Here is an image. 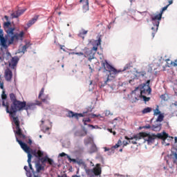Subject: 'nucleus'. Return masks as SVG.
<instances>
[{"instance_id": "1", "label": "nucleus", "mask_w": 177, "mask_h": 177, "mask_svg": "<svg viewBox=\"0 0 177 177\" xmlns=\"http://www.w3.org/2000/svg\"><path fill=\"white\" fill-rule=\"evenodd\" d=\"M15 27H12L10 21L4 23V30L7 35L6 38L3 37V30L0 29V45L4 49H8L10 45H13L15 42L17 41H23V37H24V32L21 31L19 33H15Z\"/></svg>"}, {"instance_id": "2", "label": "nucleus", "mask_w": 177, "mask_h": 177, "mask_svg": "<svg viewBox=\"0 0 177 177\" xmlns=\"http://www.w3.org/2000/svg\"><path fill=\"white\" fill-rule=\"evenodd\" d=\"M13 106L14 108H12V109L14 110V112L11 118H12V122L15 124L17 130L15 131V135H18L21 139H25L26 135L21 131V129L20 128V120L19 119V116H16V113L17 111H21V110H34L35 109H37V104L32 102L27 103L26 101L21 102L20 100H15Z\"/></svg>"}, {"instance_id": "3", "label": "nucleus", "mask_w": 177, "mask_h": 177, "mask_svg": "<svg viewBox=\"0 0 177 177\" xmlns=\"http://www.w3.org/2000/svg\"><path fill=\"white\" fill-rule=\"evenodd\" d=\"M16 140L21 146L24 151H25V153H27L28 154V163L29 165L30 170H28V167L27 166H24V169H25L26 172V176L32 177L33 176V177H41V175H42V172L41 171L45 170V167L42 166L41 163L37 162L35 164L36 171L34 170V168H32V165H31V159L32 158V156L30 153H32V149L30 148V147H28L27 144L19 140V138L16 137Z\"/></svg>"}, {"instance_id": "4", "label": "nucleus", "mask_w": 177, "mask_h": 177, "mask_svg": "<svg viewBox=\"0 0 177 177\" xmlns=\"http://www.w3.org/2000/svg\"><path fill=\"white\" fill-rule=\"evenodd\" d=\"M144 138L145 142H147L148 145H153L156 139H161V140H167L168 138V133L163 132L162 133H158L157 135L152 134L150 135L147 133H139L138 134L136 135L133 138L131 139H136V140H140V139Z\"/></svg>"}, {"instance_id": "5", "label": "nucleus", "mask_w": 177, "mask_h": 177, "mask_svg": "<svg viewBox=\"0 0 177 177\" xmlns=\"http://www.w3.org/2000/svg\"><path fill=\"white\" fill-rule=\"evenodd\" d=\"M10 99L12 102V104L9 107V102H8V95H6L5 90H3L1 93V99L0 100V106H2V107H5L6 113L10 114V117L12 118L14 113V110L12 109H14L13 102H15V100H18L16 97V95H15V93H13L10 94Z\"/></svg>"}, {"instance_id": "6", "label": "nucleus", "mask_w": 177, "mask_h": 177, "mask_svg": "<svg viewBox=\"0 0 177 177\" xmlns=\"http://www.w3.org/2000/svg\"><path fill=\"white\" fill-rule=\"evenodd\" d=\"M101 64L102 67L104 68V70H105L106 71H109V75H108L104 84H107V82L110 81V75H115L118 74V73H121L120 70H117L115 68L113 67V66L110 65L107 60L102 61Z\"/></svg>"}, {"instance_id": "7", "label": "nucleus", "mask_w": 177, "mask_h": 177, "mask_svg": "<svg viewBox=\"0 0 177 177\" xmlns=\"http://www.w3.org/2000/svg\"><path fill=\"white\" fill-rule=\"evenodd\" d=\"M151 93V88L150 87V80H147L146 84H143L140 88V96L150 95Z\"/></svg>"}, {"instance_id": "8", "label": "nucleus", "mask_w": 177, "mask_h": 177, "mask_svg": "<svg viewBox=\"0 0 177 177\" xmlns=\"http://www.w3.org/2000/svg\"><path fill=\"white\" fill-rule=\"evenodd\" d=\"M162 18V13L159 14H153L151 15V19L152 21H156V30H158V26H160V21H161V19Z\"/></svg>"}, {"instance_id": "9", "label": "nucleus", "mask_w": 177, "mask_h": 177, "mask_svg": "<svg viewBox=\"0 0 177 177\" xmlns=\"http://www.w3.org/2000/svg\"><path fill=\"white\" fill-rule=\"evenodd\" d=\"M12 77L13 73L12 71L9 68L6 69L4 72V77L6 81H7V82H10V81H12Z\"/></svg>"}, {"instance_id": "10", "label": "nucleus", "mask_w": 177, "mask_h": 177, "mask_svg": "<svg viewBox=\"0 0 177 177\" xmlns=\"http://www.w3.org/2000/svg\"><path fill=\"white\" fill-rule=\"evenodd\" d=\"M67 117H69V118H76V120H79L80 118L84 117V114L77 113L73 112L72 111H68Z\"/></svg>"}, {"instance_id": "11", "label": "nucleus", "mask_w": 177, "mask_h": 177, "mask_svg": "<svg viewBox=\"0 0 177 177\" xmlns=\"http://www.w3.org/2000/svg\"><path fill=\"white\" fill-rule=\"evenodd\" d=\"M17 63H19V57L17 56H15L10 59L9 66L11 68H15V67L17 66Z\"/></svg>"}, {"instance_id": "12", "label": "nucleus", "mask_w": 177, "mask_h": 177, "mask_svg": "<svg viewBox=\"0 0 177 177\" xmlns=\"http://www.w3.org/2000/svg\"><path fill=\"white\" fill-rule=\"evenodd\" d=\"M93 171L95 176H99V175H102V167H100V164H97L95 167L93 169Z\"/></svg>"}, {"instance_id": "13", "label": "nucleus", "mask_w": 177, "mask_h": 177, "mask_svg": "<svg viewBox=\"0 0 177 177\" xmlns=\"http://www.w3.org/2000/svg\"><path fill=\"white\" fill-rule=\"evenodd\" d=\"M80 3L83 5V12H86L89 10V0H80Z\"/></svg>"}, {"instance_id": "14", "label": "nucleus", "mask_w": 177, "mask_h": 177, "mask_svg": "<svg viewBox=\"0 0 177 177\" xmlns=\"http://www.w3.org/2000/svg\"><path fill=\"white\" fill-rule=\"evenodd\" d=\"M26 10H27V8H24L22 10H18L16 11V12H13L12 14V17L13 19H17V17H20V16H21V15H23L24 13V12H26Z\"/></svg>"}, {"instance_id": "15", "label": "nucleus", "mask_w": 177, "mask_h": 177, "mask_svg": "<svg viewBox=\"0 0 177 177\" xmlns=\"http://www.w3.org/2000/svg\"><path fill=\"white\" fill-rule=\"evenodd\" d=\"M40 161L42 164L48 162L50 165H53V160L50 158L48 156H44L40 159Z\"/></svg>"}, {"instance_id": "16", "label": "nucleus", "mask_w": 177, "mask_h": 177, "mask_svg": "<svg viewBox=\"0 0 177 177\" xmlns=\"http://www.w3.org/2000/svg\"><path fill=\"white\" fill-rule=\"evenodd\" d=\"M38 19H39V15H35L32 19H30L28 22L27 26L31 27V26H32V24H35V23L37 22V20H38Z\"/></svg>"}, {"instance_id": "17", "label": "nucleus", "mask_w": 177, "mask_h": 177, "mask_svg": "<svg viewBox=\"0 0 177 177\" xmlns=\"http://www.w3.org/2000/svg\"><path fill=\"white\" fill-rule=\"evenodd\" d=\"M102 44V38L99 37V39L95 41V45L93 48H92V50H95V52H96V50H97V47L99 46H100Z\"/></svg>"}, {"instance_id": "18", "label": "nucleus", "mask_w": 177, "mask_h": 177, "mask_svg": "<svg viewBox=\"0 0 177 177\" xmlns=\"http://www.w3.org/2000/svg\"><path fill=\"white\" fill-rule=\"evenodd\" d=\"M134 136H133V137L131 138H129L128 136H125V139L127 140H129V143H132V145H138V140H136V138H133ZM133 138V139H132Z\"/></svg>"}, {"instance_id": "19", "label": "nucleus", "mask_w": 177, "mask_h": 177, "mask_svg": "<svg viewBox=\"0 0 177 177\" xmlns=\"http://www.w3.org/2000/svg\"><path fill=\"white\" fill-rule=\"evenodd\" d=\"M86 135H88V131H86V130H84V131H77L75 133V136L82 137V136H86Z\"/></svg>"}, {"instance_id": "20", "label": "nucleus", "mask_w": 177, "mask_h": 177, "mask_svg": "<svg viewBox=\"0 0 177 177\" xmlns=\"http://www.w3.org/2000/svg\"><path fill=\"white\" fill-rule=\"evenodd\" d=\"M32 153L30 152V155L35 156V157H39V158H41L42 156H44V152L41 151L40 150L37 151V152L32 149Z\"/></svg>"}, {"instance_id": "21", "label": "nucleus", "mask_w": 177, "mask_h": 177, "mask_svg": "<svg viewBox=\"0 0 177 177\" xmlns=\"http://www.w3.org/2000/svg\"><path fill=\"white\" fill-rule=\"evenodd\" d=\"M167 63L168 67H172V66H174V67L177 66V60H176L174 62H173L170 59H167Z\"/></svg>"}, {"instance_id": "22", "label": "nucleus", "mask_w": 177, "mask_h": 177, "mask_svg": "<svg viewBox=\"0 0 177 177\" xmlns=\"http://www.w3.org/2000/svg\"><path fill=\"white\" fill-rule=\"evenodd\" d=\"M161 100H162L163 102H167V100H168V94L165 93V94H162L160 96Z\"/></svg>"}, {"instance_id": "23", "label": "nucleus", "mask_w": 177, "mask_h": 177, "mask_svg": "<svg viewBox=\"0 0 177 177\" xmlns=\"http://www.w3.org/2000/svg\"><path fill=\"white\" fill-rule=\"evenodd\" d=\"M157 122H162L164 121V115L160 113L156 119Z\"/></svg>"}, {"instance_id": "24", "label": "nucleus", "mask_w": 177, "mask_h": 177, "mask_svg": "<svg viewBox=\"0 0 177 177\" xmlns=\"http://www.w3.org/2000/svg\"><path fill=\"white\" fill-rule=\"evenodd\" d=\"M86 174L88 176H93V169H86Z\"/></svg>"}, {"instance_id": "25", "label": "nucleus", "mask_w": 177, "mask_h": 177, "mask_svg": "<svg viewBox=\"0 0 177 177\" xmlns=\"http://www.w3.org/2000/svg\"><path fill=\"white\" fill-rule=\"evenodd\" d=\"M151 108L147 107L142 111V114H147V113H151Z\"/></svg>"}, {"instance_id": "26", "label": "nucleus", "mask_w": 177, "mask_h": 177, "mask_svg": "<svg viewBox=\"0 0 177 177\" xmlns=\"http://www.w3.org/2000/svg\"><path fill=\"white\" fill-rule=\"evenodd\" d=\"M90 150L91 153H96L97 151V147L95 145H93Z\"/></svg>"}, {"instance_id": "27", "label": "nucleus", "mask_w": 177, "mask_h": 177, "mask_svg": "<svg viewBox=\"0 0 177 177\" xmlns=\"http://www.w3.org/2000/svg\"><path fill=\"white\" fill-rule=\"evenodd\" d=\"M122 143V142L121 141V140H119L118 142L113 147V149H118V147L121 146Z\"/></svg>"}, {"instance_id": "28", "label": "nucleus", "mask_w": 177, "mask_h": 177, "mask_svg": "<svg viewBox=\"0 0 177 177\" xmlns=\"http://www.w3.org/2000/svg\"><path fill=\"white\" fill-rule=\"evenodd\" d=\"M153 114L154 115H158L159 114H161V111H160L158 105H157Z\"/></svg>"}, {"instance_id": "29", "label": "nucleus", "mask_w": 177, "mask_h": 177, "mask_svg": "<svg viewBox=\"0 0 177 177\" xmlns=\"http://www.w3.org/2000/svg\"><path fill=\"white\" fill-rule=\"evenodd\" d=\"M67 159L68 160L69 162H73L74 164H77V160L71 158L70 156H67Z\"/></svg>"}, {"instance_id": "30", "label": "nucleus", "mask_w": 177, "mask_h": 177, "mask_svg": "<svg viewBox=\"0 0 177 177\" xmlns=\"http://www.w3.org/2000/svg\"><path fill=\"white\" fill-rule=\"evenodd\" d=\"M131 67H132V65H131V64H127L124 67V69L122 70V71H126V70H129V68H131Z\"/></svg>"}, {"instance_id": "31", "label": "nucleus", "mask_w": 177, "mask_h": 177, "mask_svg": "<svg viewBox=\"0 0 177 177\" xmlns=\"http://www.w3.org/2000/svg\"><path fill=\"white\" fill-rule=\"evenodd\" d=\"M83 122L84 125H87L86 122H91V119L89 118H84L83 119Z\"/></svg>"}, {"instance_id": "32", "label": "nucleus", "mask_w": 177, "mask_h": 177, "mask_svg": "<svg viewBox=\"0 0 177 177\" xmlns=\"http://www.w3.org/2000/svg\"><path fill=\"white\" fill-rule=\"evenodd\" d=\"M87 34H88L87 30H82L79 34V37H82V35H86Z\"/></svg>"}, {"instance_id": "33", "label": "nucleus", "mask_w": 177, "mask_h": 177, "mask_svg": "<svg viewBox=\"0 0 177 177\" xmlns=\"http://www.w3.org/2000/svg\"><path fill=\"white\" fill-rule=\"evenodd\" d=\"M48 99H49V95H46L44 98H41V100L43 103H48Z\"/></svg>"}, {"instance_id": "34", "label": "nucleus", "mask_w": 177, "mask_h": 177, "mask_svg": "<svg viewBox=\"0 0 177 177\" xmlns=\"http://www.w3.org/2000/svg\"><path fill=\"white\" fill-rule=\"evenodd\" d=\"M138 77H145L146 75V71L138 72Z\"/></svg>"}, {"instance_id": "35", "label": "nucleus", "mask_w": 177, "mask_h": 177, "mask_svg": "<svg viewBox=\"0 0 177 177\" xmlns=\"http://www.w3.org/2000/svg\"><path fill=\"white\" fill-rule=\"evenodd\" d=\"M0 88L2 89V91H5V88L3 86V82L1 79V76H0Z\"/></svg>"}, {"instance_id": "36", "label": "nucleus", "mask_w": 177, "mask_h": 177, "mask_svg": "<svg viewBox=\"0 0 177 177\" xmlns=\"http://www.w3.org/2000/svg\"><path fill=\"white\" fill-rule=\"evenodd\" d=\"M44 92H45V88H42L39 94V99H41V97L44 95Z\"/></svg>"}, {"instance_id": "37", "label": "nucleus", "mask_w": 177, "mask_h": 177, "mask_svg": "<svg viewBox=\"0 0 177 177\" xmlns=\"http://www.w3.org/2000/svg\"><path fill=\"white\" fill-rule=\"evenodd\" d=\"M140 97H142L145 102H149L150 100V97H146V95H141Z\"/></svg>"}, {"instance_id": "38", "label": "nucleus", "mask_w": 177, "mask_h": 177, "mask_svg": "<svg viewBox=\"0 0 177 177\" xmlns=\"http://www.w3.org/2000/svg\"><path fill=\"white\" fill-rule=\"evenodd\" d=\"M157 24H153V26L151 28V30H153V32H157L158 30L157 28Z\"/></svg>"}, {"instance_id": "39", "label": "nucleus", "mask_w": 177, "mask_h": 177, "mask_svg": "<svg viewBox=\"0 0 177 177\" xmlns=\"http://www.w3.org/2000/svg\"><path fill=\"white\" fill-rule=\"evenodd\" d=\"M168 6H169V5H167L166 6L163 7L160 13H162H162H164L165 10H167V9H168Z\"/></svg>"}, {"instance_id": "40", "label": "nucleus", "mask_w": 177, "mask_h": 177, "mask_svg": "<svg viewBox=\"0 0 177 177\" xmlns=\"http://www.w3.org/2000/svg\"><path fill=\"white\" fill-rule=\"evenodd\" d=\"M67 156H68V154H66V153L64 152H62L61 153L59 154V157H66L67 158Z\"/></svg>"}, {"instance_id": "41", "label": "nucleus", "mask_w": 177, "mask_h": 177, "mask_svg": "<svg viewBox=\"0 0 177 177\" xmlns=\"http://www.w3.org/2000/svg\"><path fill=\"white\" fill-rule=\"evenodd\" d=\"M73 55H77V56H85V55H84V53H73Z\"/></svg>"}, {"instance_id": "42", "label": "nucleus", "mask_w": 177, "mask_h": 177, "mask_svg": "<svg viewBox=\"0 0 177 177\" xmlns=\"http://www.w3.org/2000/svg\"><path fill=\"white\" fill-rule=\"evenodd\" d=\"M153 129H161V124H158L157 126H153Z\"/></svg>"}, {"instance_id": "43", "label": "nucleus", "mask_w": 177, "mask_h": 177, "mask_svg": "<svg viewBox=\"0 0 177 177\" xmlns=\"http://www.w3.org/2000/svg\"><path fill=\"white\" fill-rule=\"evenodd\" d=\"M107 131H109V132H110V133H113V135H114V136H115L117 133L115 131H113V129H107Z\"/></svg>"}, {"instance_id": "44", "label": "nucleus", "mask_w": 177, "mask_h": 177, "mask_svg": "<svg viewBox=\"0 0 177 177\" xmlns=\"http://www.w3.org/2000/svg\"><path fill=\"white\" fill-rule=\"evenodd\" d=\"M26 52H27V48L25 46H22L21 53H26Z\"/></svg>"}, {"instance_id": "45", "label": "nucleus", "mask_w": 177, "mask_h": 177, "mask_svg": "<svg viewBox=\"0 0 177 177\" xmlns=\"http://www.w3.org/2000/svg\"><path fill=\"white\" fill-rule=\"evenodd\" d=\"M122 143H123V146H127V145H129L130 142L129 141L128 142V141L124 140Z\"/></svg>"}, {"instance_id": "46", "label": "nucleus", "mask_w": 177, "mask_h": 177, "mask_svg": "<svg viewBox=\"0 0 177 177\" xmlns=\"http://www.w3.org/2000/svg\"><path fill=\"white\" fill-rule=\"evenodd\" d=\"M24 46H26V49H28V48L31 46V44L30 43H26Z\"/></svg>"}, {"instance_id": "47", "label": "nucleus", "mask_w": 177, "mask_h": 177, "mask_svg": "<svg viewBox=\"0 0 177 177\" xmlns=\"http://www.w3.org/2000/svg\"><path fill=\"white\" fill-rule=\"evenodd\" d=\"M36 104V106H41V104H42V102H39V101H36V103H35Z\"/></svg>"}, {"instance_id": "48", "label": "nucleus", "mask_w": 177, "mask_h": 177, "mask_svg": "<svg viewBox=\"0 0 177 177\" xmlns=\"http://www.w3.org/2000/svg\"><path fill=\"white\" fill-rule=\"evenodd\" d=\"M57 177H67V174H64L62 176L58 175Z\"/></svg>"}, {"instance_id": "49", "label": "nucleus", "mask_w": 177, "mask_h": 177, "mask_svg": "<svg viewBox=\"0 0 177 177\" xmlns=\"http://www.w3.org/2000/svg\"><path fill=\"white\" fill-rule=\"evenodd\" d=\"M76 164H78L79 165H81V164H82V160H77Z\"/></svg>"}, {"instance_id": "50", "label": "nucleus", "mask_w": 177, "mask_h": 177, "mask_svg": "<svg viewBox=\"0 0 177 177\" xmlns=\"http://www.w3.org/2000/svg\"><path fill=\"white\" fill-rule=\"evenodd\" d=\"M145 128H146V129H150L151 128V127L149 124H148V125L145 126Z\"/></svg>"}, {"instance_id": "51", "label": "nucleus", "mask_w": 177, "mask_h": 177, "mask_svg": "<svg viewBox=\"0 0 177 177\" xmlns=\"http://www.w3.org/2000/svg\"><path fill=\"white\" fill-rule=\"evenodd\" d=\"M105 115H110V111H106Z\"/></svg>"}, {"instance_id": "52", "label": "nucleus", "mask_w": 177, "mask_h": 177, "mask_svg": "<svg viewBox=\"0 0 177 177\" xmlns=\"http://www.w3.org/2000/svg\"><path fill=\"white\" fill-rule=\"evenodd\" d=\"M100 115H96V114L92 115L93 118H95V117H100Z\"/></svg>"}, {"instance_id": "53", "label": "nucleus", "mask_w": 177, "mask_h": 177, "mask_svg": "<svg viewBox=\"0 0 177 177\" xmlns=\"http://www.w3.org/2000/svg\"><path fill=\"white\" fill-rule=\"evenodd\" d=\"M88 127H90L91 128H92V129H95V126L92 124H88Z\"/></svg>"}, {"instance_id": "54", "label": "nucleus", "mask_w": 177, "mask_h": 177, "mask_svg": "<svg viewBox=\"0 0 177 177\" xmlns=\"http://www.w3.org/2000/svg\"><path fill=\"white\" fill-rule=\"evenodd\" d=\"M172 3H174V1H172V0H170L169 1V5H172Z\"/></svg>"}, {"instance_id": "55", "label": "nucleus", "mask_w": 177, "mask_h": 177, "mask_svg": "<svg viewBox=\"0 0 177 177\" xmlns=\"http://www.w3.org/2000/svg\"><path fill=\"white\" fill-rule=\"evenodd\" d=\"M89 68L91 69V73H93V69L91 66V65H88Z\"/></svg>"}, {"instance_id": "56", "label": "nucleus", "mask_w": 177, "mask_h": 177, "mask_svg": "<svg viewBox=\"0 0 177 177\" xmlns=\"http://www.w3.org/2000/svg\"><path fill=\"white\" fill-rule=\"evenodd\" d=\"M174 158H175L176 160H177V153H174Z\"/></svg>"}, {"instance_id": "57", "label": "nucleus", "mask_w": 177, "mask_h": 177, "mask_svg": "<svg viewBox=\"0 0 177 177\" xmlns=\"http://www.w3.org/2000/svg\"><path fill=\"white\" fill-rule=\"evenodd\" d=\"M64 48V46H60V49H62V50H64V48Z\"/></svg>"}, {"instance_id": "58", "label": "nucleus", "mask_w": 177, "mask_h": 177, "mask_svg": "<svg viewBox=\"0 0 177 177\" xmlns=\"http://www.w3.org/2000/svg\"><path fill=\"white\" fill-rule=\"evenodd\" d=\"M156 32H152V37H153V38H154V36L156 35Z\"/></svg>"}, {"instance_id": "59", "label": "nucleus", "mask_w": 177, "mask_h": 177, "mask_svg": "<svg viewBox=\"0 0 177 177\" xmlns=\"http://www.w3.org/2000/svg\"><path fill=\"white\" fill-rule=\"evenodd\" d=\"M31 143H32V141L29 139V140H28V144H29V145H31Z\"/></svg>"}, {"instance_id": "60", "label": "nucleus", "mask_w": 177, "mask_h": 177, "mask_svg": "<svg viewBox=\"0 0 177 177\" xmlns=\"http://www.w3.org/2000/svg\"><path fill=\"white\" fill-rule=\"evenodd\" d=\"M174 140H175V143H176V142H177V137H175Z\"/></svg>"}, {"instance_id": "61", "label": "nucleus", "mask_w": 177, "mask_h": 177, "mask_svg": "<svg viewBox=\"0 0 177 177\" xmlns=\"http://www.w3.org/2000/svg\"><path fill=\"white\" fill-rule=\"evenodd\" d=\"M5 19H6V20H8L9 17L8 16H5Z\"/></svg>"}, {"instance_id": "62", "label": "nucleus", "mask_w": 177, "mask_h": 177, "mask_svg": "<svg viewBox=\"0 0 177 177\" xmlns=\"http://www.w3.org/2000/svg\"><path fill=\"white\" fill-rule=\"evenodd\" d=\"M46 131H49V127H46Z\"/></svg>"}, {"instance_id": "63", "label": "nucleus", "mask_w": 177, "mask_h": 177, "mask_svg": "<svg viewBox=\"0 0 177 177\" xmlns=\"http://www.w3.org/2000/svg\"><path fill=\"white\" fill-rule=\"evenodd\" d=\"M72 177H78V176L74 175V176H73Z\"/></svg>"}, {"instance_id": "64", "label": "nucleus", "mask_w": 177, "mask_h": 177, "mask_svg": "<svg viewBox=\"0 0 177 177\" xmlns=\"http://www.w3.org/2000/svg\"><path fill=\"white\" fill-rule=\"evenodd\" d=\"M119 151L122 152V149H120Z\"/></svg>"}]
</instances>
